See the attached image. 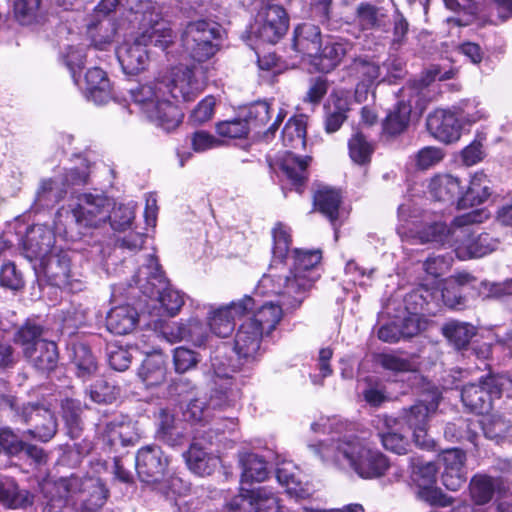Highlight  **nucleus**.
<instances>
[{
	"mask_svg": "<svg viewBox=\"0 0 512 512\" xmlns=\"http://www.w3.org/2000/svg\"><path fill=\"white\" fill-rule=\"evenodd\" d=\"M202 67L179 65L167 76L130 89V96L146 118L169 132L182 121L183 114L169 97L179 101L193 100L205 87Z\"/></svg>",
	"mask_w": 512,
	"mask_h": 512,
	"instance_id": "1",
	"label": "nucleus"
},
{
	"mask_svg": "<svg viewBox=\"0 0 512 512\" xmlns=\"http://www.w3.org/2000/svg\"><path fill=\"white\" fill-rule=\"evenodd\" d=\"M129 20L137 23L142 32L132 41L125 40L117 48L116 55L123 72L136 75L147 66L149 57L146 47L151 44L163 50L168 48L173 33L150 1H140L135 8H131Z\"/></svg>",
	"mask_w": 512,
	"mask_h": 512,
	"instance_id": "2",
	"label": "nucleus"
},
{
	"mask_svg": "<svg viewBox=\"0 0 512 512\" xmlns=\"http://www.w3.org/2000/svg\"><path fill=\"white\" fill-rule=\"evenodd\" d=\"M321 260L319 250L305 251L296 249L293 252V264L283 275L271 272L264 275L260 285L268 292L282 296L283 304L288 307H299L308 290L320 277L318 265Z\"/></svg>",
	"mask_w": 512,
	"mask_h": 512,
	"instance_id": "3",
	"label": "nucleus"
},
{
	"mask_svg": "<svg viewBox=\"0 0 512 512\" xmlns=\"http://www.w3.org/2000/svg\"><path fill=\"white\" fill-rule=\"evenodd\" d=\"M309 448L323 462L347 464L363 479H379L390 468L389 459L382 452L368 447L358 438L312 444Z\"/></svg>",
	"mask_w": 512,
	"mask_h": 512,
	"instance_id": "4",
	"label": "nucleus"
},
{
	"mask_svg": "<svg viewBox=\"0 0 512 512\" xmlns=\"http://www.w3.org/2000/svg\"><path fill=\"white\" fill-rule=\"evenodd\" d=\"M135 283L149 298H156L169 316H175L184 304L183 295L167 285L154 255H149L147 263L138 270Z\"/></svg>",
	"mask_w": 512,
	"mask_h": 512,
	"instance_id": "5",
	"label": "nucleus"
},
{
	"mask_svg": "<svg viewBox=\"0 0 512 512\" xmlns=\"http://www.w3.org/2000/svg\"><path fill=\"white\" fill-rule=\"evenodd\" d=\"M180 41L189 58L197 62L207 61L220 49L221 27L205 19L190 21L183 28Z\"/></svg>",
	"mask_w": 512,
	"mask_h": 512,
	"instance_id": "6",
	"label": "nucleus"
},
{
	"mask_svg": "<svg viewBox=\"0 0 512 512\" xmlns=\"http://www.w3.org/2000/svg\"><path fill=\"white\" fill-rule=\"evenodd\" d=\"M57 491L64 492L65 495H60L56 500H51L44 509V512H54L56 508H62L67 500L66 497L70 494L79 492L81 494V512H96L106 502L108 497V490L104 483L99 478L86 477L81 479L76 476L61 479L56 484Z\"/></svg>",
	"mask_w": 512,
	"mask_h": 512,
	"instance_id": "7",
	"label": "nucleus"
},
{
	"mask_svg": "<svg viewBox=\"0 0 512 512\" xmlns=\"http://www.w3.org/2000/svg\"><path fill=\"white\" fill-rule=\"evenodd\" d=\"M512 388V376L504 374L488 375L479 384L469 383L461 391L463 404L476 414H485L492 408L494 398Z\"/></svg>",
	"mask_w": 512,
	"mask_h": 512,
	"instance_id": "8",
	"label": "nucleus"
},
{
	"mask_svg": "<svg viewBox=\"0 0 512 512\" xmlns=\"http://www.w3.org/2000/svg\"><path fill=\"white\" fill-rule=\"evenodd\" d=\"M488 217L489 214L486 210L475 209L457 216L450 226L442 222H433L415 232L411 231V233H413L412 237L417 238L422 244L434 242L455 248L456 241L464 236L463 231L459 230L461 225L482 223Z\"/></svg>",
	"mask_w": 512,
	"mask_h": 512,
	"instance_id": "9",
	"label": "nucleus"
},
{
	"mask_svg": "<svg viewBox=\"0 0 512 512\" xmlns=\"http://www.w3.org/2000/svg\"><path fill=\"white\" fill-rule=\"evenodd\" d=\"M288 26L285 9L277 4H268L257 13L251 33L265 43L275 44L286 34Z\"/></svg>",
	"mask_w": 512,
	"mask_h": 512,
	"instance_id": "10",
	"label": "nucleus"
},
{
	"mask_svg": "<svg viewBox=\"0 0 512 512\" xmlns=\"http://www.w3.org/2000/svg\"><path fill=\"white\" fill-rule=\"evenodd\" d=\"M254 307V299L247 295L227 305L219 307L210 305L207 323L213 334L222 338L228 337L235 328V319L252 311Z\"/></svg>",
	"mask_w": 512,
	"mask_h": 512,
	"instance_id": "11",
	"label": "nucleus"
},
{
	"mask_svg": "<svg viewBox=\"0 0 512 512\" xmlns=\"http://www.w3.org/2000/svg\"><path fill=\"white\" fill-rule=\"evenodd\" d=\"M19 419L30 426L26 431L33 438L47 442L54 437L57 423L54 414L39 403L23 404L16 410Z\"/></svg>",
	"mask_w": 512,
	"mask_h": 512,
	"instance_id": "12",
	"label": "nucleus"
},
{
	"mask_svg": "<svg viewBox=\"0 0 512 512\" xmlns=\"http://www.w3.org/2000/svg\"><path fill=\"white\" fill-rule=\"evenodd\" d=\"M112 203L102 194L83 193L73 208V217L83 227H98L110 217Z\"/></svg>",
	"mask_w": 512,
	"mask_h": 512,
	"instance_id": "13",
	"label": "nucleus"
},
{
	"mask_svg": "<svg viewBox=\"0 0 512 512\" xmlns=\"http://www.w3.org/2000/svg\"><path fill=\"white\" fill-rule=\"evenodd\" d=\"M168 463V457L157 445L142 447L135 457L137 474L140 480L147 484L160 482L165 475Z\"/></svg>",
	"mask_w": 512,
	"mask_h": 512,
	"instance_id": "14",
	"label": "nucleus"
},
{
	"mask_svg": "<svg viewBox=\"0 0 512 512\" xmlns=\"http://www.w3.org/2000/svg\"><path fill=\"white\" fill-rule=\"evenodd\" d=\"M70 257L67 252L57 250L40 261L48 282L55 287L71 291L80 290L82 284L74 280L70 270Z\"/></svg>",
	"mask_w": 512,
	"mask_h": 512,
	"instance_id": "15",
	"label": "nucleus"
},
{
	"mask_svg": "<svg viewBox=\"0 0 512 512\" xmlns=\"http://www.w3.org/2000/svg\"><path fill=\"white\" fill-rule=\"evenodd\" d=\"M438 405L439 396L433 395L429 402L420 400L408 409H403V419L413 430L415 444L422 449L431 450L435 446L433 439L421 441V436H425L428 416L436 411Z\"/></svg>",
	"mask_w": 512,
	"mask_h": 512,
	"instance_id": "16",
	"label": "nucleus"
},
{
	"mask_svg": "<svg viewBox=\"0 0 512 512\" xmlns=\"http://www.w3.org/2000/svg\"><path fill=\"white\" fill-rule=\"evenodd\" d=\"M429 133L438 141L450 144L459 140L461 125L456 114L450 110L437 109L426 120Z\"/></svg>",
	"mask_w": 512,
	"mask_h": 512,
	"instance_id": "17",
	"label": "nucleus"
},
{
	"mask_svg": "<svg viewBox=\"0 0 512 512\" xmlns=\"http://www.w3.org/2000/svg\"><path fill=\"white\" fill-rule=\"evenodd\" d=\"M472 224H463L459 230L463 231L464 236L460 237L459 241H456L455 251L459 257H483L498 246L497 239L490 236L488 233H480L474 235L471 231Z\"/></svg>",
	"mask_w": 512,
	"mask_h": 512,
	"instance_id": "18",
	"label": "nucleus"
},
{
	"mask_svg": "<svg viewBox=\"0 0 512 512\" xmlns=\"http://www.w3.org/2000/svg\"><path fill=\"white\" fill-rule=\"evenodd\" d=\"M55 234L47 226L34 225L31 227L24 240V250L26 257L32 260H39L46 258L57 251L58 249L54 246Z\"/></svg>",
	"mask_w": 512,
	"mask_h": 512,
	"instance_id": "19",
	"label": "nucleus"
},
{
	"mask_svg": "<svg viewBox=\"0 0 512 512\" xmlns=\"http://www.w3.org/2000/svg\"><path fill=\"white\" fill-rule=\"evenodd\" d=\"M265 336L262 330L253 322L245 320L239 326L234 340V351L243 361L254 360L261 347L262 338Z\"/></svg>",
	"mask_w": 512,
	"mask_h": 512,
	"instance_id": "20",
	"label": "nucleus"
},
{
	"mask_svg": "<svg viewBox=\"0 0 512 512\" xmlns=\"http://www.w3.org/2000/svg\"><path fill=\"white\" fill-rule=\"evenodd\" d=\"M465 460L466 455L464 451L458 448L447 449L442 453L441 461L444 465L442 483L447 489L457 491L465 485Z\"/></svg>",
	"mask_w": 512,
	"mask_h": 512,
	"instance_id": "21",
	"label": "nucleus"
},
{
	"mask_svg": "<svg viewBox=\"0 0 512 512\" xmlns=\"http://www.w3.org/2000/svg\"><path fill=\"white\" fill-rule=\"evenodd\" d=\"M24 357L39 372L49 373L53 371L59 360L57 345L54 341H38L34 348L26 349Z\"/></svg>",
	"mask_w": 512,
	"mask_h": 512,
	"instance_id": "22",
	"label": "nucleus"
},
{
	"mask_svg": "<svg viewBox=\"0 0 512 512\" xmlns=\"http://www.w3.org/2000/svg\"><path fill=\"white\" fill-rule=\"evenodd\" d=\"M77 85L85 89L87 98L98 105L107 103L112 97L110 81L106 73L98 67L86 72L84 85Z\"/></svg>",
	"mask_w": 512,
	"mask_h": 512,
	"instance_id": "23",
	"label": "nucleus"
},
{
	"mask_svg": "<svg viewBox=\"0 0 512 512\" xmlns=\"http://www.w3.org/2000/svg\"><path fill=\"white\" fill-rule=\"evenodd\" d=\"M352 48V44L343 38L329 37L320 52L312 57L318 60L319 70L329 72L342 61L346 53Z\"/></svg>",
	"mask_w": 512,
	"mask_h": 512,
	"instance_id": "24",
	"label": "nucleus"
},
{
	"mask_svg": "<svg viewBox=\"0 0 512 512\" xmlns=\"http://www.w3.org/2000/svg\"><path fill=\"white\" fill-rule=\"evenodd\" d=\"M389 21L383 7L369 2L359 3L355 9L354 22L361 31L384 30Z\"/></svg>",
	"mask_w": 512,
	"mask_h": 512,
	"instance_id": "25",
	"label": "nucleus"
},
{
	"mask_svg": "<svg viewBox=\"0 0 512 512\" xmlns=\"http://www.w3.org/2000/svg\"><path fill=\"white\" fill-rule=\"evenodd\" d=\"M322 36L320 28L312 23H302L294 30L293 46L298 52L313 56L320 52Z\"/></svg>",
	"mask_w": 512,
	"mask_h": 512,
	"instance_id": "26",
	"label": "nucleus"
},
{
	"mask_svg": "<svg viewBox=\"0 0 512 512\" xmlns=\"http://www.w3.org/2000/svg\"><path fill=\"white\" fill-rule=\"evenodd\" d=\"M138 323V313L130 305L113 307L107 314V329L116 335H126L132 332Z\"/></svg>",
	"mask_w": 512,
	"mask_h": 512,
	"instance_id": "27",
	"label": "nucleus"
},
{
	"mask_svg": "<svg viewBox=\"0 0 512 512\" xmlns=\"http://www.w3.org/2000/svg\"><path fill=\"white\" fill-rule=\"evenodd\" d=\"M211 369L215 377L219 381H233L232 376L240 370L244 361L237 356L232 359L229 355V348L226 344H222L210 356Z\"/></svg>",
	"mask_w": 512,
	"mask_h": 512,
	"instance_id": "28",
	"label": "nucleus"
},
{
	"mask_svg": "<svg viewBox=\"0 0 512 512\" xmlns=\"http://www.w3.org/2000/svg\"><path fill=\"white\" fill-rule=\"evenodd\" d=\"M429 192L438 201L454 203L462 196L461 182L452 175H437L430 180Z\"/></svg>",
	"mask_w": 512,
	"mask_h": 512,
	"instance_id": "29",
	"label": "nucleus"
},
{
	"mask_svg": "<svg viewBox=\"0 0 512 512\" xmlns=\"http://www.w3.org/2000/svg\"><path fill=\"white\" fill-rule=\"evenodd\" d=\"M310 161L311 157L297 156L290 151H287L281 159V170L298 192L308 178L307 168Z\"/></svg>",
	"mask_w": 512,
	"mask_h": 512,
	"instance_id": "30",
	"label": "nucleus"
},
{
	"mask_svg": "<svg viewBox=\"0 0 512 512\" xmlns=\"http://www.w3.org/2000/svg\"><path fill=\"white\" fill-rule=\"evenodd\" d=\"M280 298L279 304H274L272 302L266 303L257 309L252 317L247 319L249 322H253L257 328L262 330V333L266 336L270 335L282 319L283 307L286 309L296 308L284 305L283 297L280 296Z\"/></svg>",
	"mask_w": 512,
	"mask_h": 512,
	"instance_id": "31",
	"label": "nucleus"
},
{
	"mask_svg": "<svg viewBox=\"0 0 512 512\" xmlns=\"http://www.w3.org/2000/svg\"><path fill=\"white\" fill-rule=\"evenodd\" d=\"M167 375L163 354L154 353L148 355L138 369V377L146 387H154L162 384Z\"/></svg>",
	"mask_w": 512,
	"mask_h": 512,
	"instance_id": "32",
	"label": "nucleus"
},
{
	"mask_svg": "<svg viewBox=\"0 0 512 512\" xmlns=\"http://www.w3.org/2000/svg\"><path fill=\"white\" fill-rule=\"evenodd\" d=\"M188 468L198 475H210L218 463V459L208 453L198 442H193L183 454Z\"/></svg>",
	"mask_w": 512,
	"mask_h": 512,
	"instance_id": "33",
	"label": "nucleus"
},
{
	"mask_svg": "<svg viewBox=\"0 0 512 512\" xmlns=\"http://www.w3.org/2000/svg\"><path fill=\"white\" fill-rule=\"evenodd\" d=\"M0 503L8 508H26L32 505L33 495L27 490H20L16 482L9 477L0 478Z\"/></svg>",
	"mask_w": 512,
	"mask_h": 512,
	"instance_id": "34",
	"label": "nucleus"
},
{
	"mask_svg": "<svg viewBox=\"0 0 512 512\" xmlns=\"http://www.w3.org/2000/svg\"><path fill=\"white\" fill-rule=\"evenodd\" d=\"M239 463L242 468L241 484L262 482L268 476L267 463L258 454L244 452L239 455Z\"/></svg>",
	"mask_w": 512,
	"mask_h": 512,
	"instance_id": "35",
	"label": "nucleus"
},
{
	"mask_svg": "<svg viewBox=\"0 0 512 512\" xmlns=\"http://www.w3.org/2000/svg\"><path fill=\"white\" fill-rule=\"evenodd\" d=\"M87 33L95 48L105 50L114 39L117 28L110 18L89 17Z\"/></svg>",
	"mask_w": 512,
	"mask_h": 512,
	"instance_id": "36",
	"label": "nucleus"
},
{
	"mask_svg": "<svg viewBox=\"0 0 512 512\" xmlns=\"http://www.w3.org/2000/svg\"><path fill=\"white\" fill-rule=\"evenodd\" d=\"M241 392L234 381H222V383L215 380V387L213 388L208 404L213 411H221L225 408L234 406L240 399Z\"/></svg>",
	"mask_w": 512,
	"mask_h": 512,
	"instance_id": "37",
	"label": "nucleus"
},
{
	"mask_svg": "<svg viewBox=\"0 0 512 512\" xmlns=\"http://www.w3.org/2000/svg\"><path fill=\"white\" fill-rule=\"evenodd\" d=\"M489 180L483 172H476L470 180L469 186L459 198L458 207L466 208L483 203L490 196Z\"/></svg>",
	"mask_w": 512,
	"mask_h": 512,
	"instance_id": "38",
	"label": "nucleus"
},
{
	"mask_svg": "<svg viewBox=\"0 0 512 512\" xmlns=\"http://www.w3.org/2000/svg\"><path fill=\"white\" fill-rule=\"evenodd\" d=\"M341 204V195L339 191L331 188H323L314 195L315 207L329 219L335 230L337 237L336 222L339 218V208Z\"/></svg>",
	"mask_w": 512,
	"mask_h": 512,
	"instance_id": "39",
	"label": "nucleus"
},
{
	"mask_svg": "<svg viewBox=\"0 0 512 512\" xmlns=\"http://www.w3.org/2000/svg\"><path fill=\"white\" fill-rule=\"evenodd\" d=\"M439 300V287L421 284L404 298L405 308L411 315H418L423 312L426 307Z\"/></svg>",
	"mask_w": 512,
	"mask_h": 512,
	"instance_id": "40",
	"label": "nucleus"
},
{
	"mask_svg": "<svg viewBox=\"0 0 512 512\" xmlns=\"http://www.w3.org/2000/svg\"><path fill=\"white\" fill-rule=\"evenodd\" d=\"M276 477L278 482L285 486L287 492L297 498L309 496V492L302 486L300 472L298 468L288 461H283L276 468Z\"/></svg>",
	"mask_w": 512,
	"mask_h": 512,
	"instance_id": "41",
	"label": "nucleus"
},
{
	"mask_svg": "<svg viewBox=\"0 0 512 512\" xmlns=\"http://www.w3.org/2000/svg\"><path fill=\"white\" fill-rule=\"evenodd\" d=\"M70 358L79 378L86 380L96 373L97 362L87 345L82 343L73 344L70 348Z\"/></svg>",
	"mask_w": 512,
	"mask_h": 512,
	"instance_id": "42",
	"label": "nucleus"
},
{
	"mask_svg": "<svg viewBox=\"0 0 512 512\" xmlns=\"http://www.w3.org/2000/svg\"><path fill=\"white\" fill-rule=\"evenodd\" d=\"M198 326H200V321L197 319L189 320L186 326L173 322L162 327L161 335L169 343L187 339L197 346H202L204 345L203 335H196L193 330V327Z\"/></svg>",
	"mask_w": 512,
	"mask_h": 512,
	"instance_id": "43",
	"label": "nucleus"
},
{
	"mask_svg": "<svg viewBox=\"0 0 512 512\" xmlns=\"http://www.w3.org/2000/svg\"><path fill=\"white\" fill-rule=\"evenodd\" d=\"M283 145L291 149H303L306 145V119L303 115L290 118L282 130Z\"/></svg>",
	"mask_w": 512,
	"mask_h": 512,
	"instance_id": "44",
	"label": "nucleus"
},
{
	"mask_svg": "<svg viewBox=\"0 0 512 512\" xmlns=\"http://www.w3.org/2000/svg\"><path fill=\"white\" fill-rule=\"evenodd\" d=\"M442 333L455 348L463 349L476 335V329L469 323L452 320L443 325Z\"/></svg>",
	"mask_w": 512,
	"mask_h": 512,
	"instance_id": "45",
	"label": "nucleus"
},
{
	"mask_svg": "<svg viewBox=\"0 0 512 512\" xmlns=\"http://www.w3.org/2000/svg\"><path fill=\"white\" fill-rule=\"evenodd\" d=\"M66 184L62 177L42 180L36 194V201L40 206H51L58 203L66 194Z\"/></svg>",
	"mask_w": 512,
	"mask_h": 512,
	"instance_id": "46",
	"label": "nucleus"
},
{
	"mask_svg": "<svg viewBox=\"0 0 512 512\" xmlns=\"http://www.w3.org/2000/svg\"><path fill=\"white\" fill-rule=\"evenodd\" d=\"M412 106L410 101H399L391 111L383 124L384 131L390 135H399L404 132L409 124Z\"/></svg>",
	"mask_w": 512,
	"mask_h": 512,
	"instance_id": "47",
	"label": "nucleus"
},
{
	"mask_svg": "<svg viewBox=\"0 0 512 512\" xmlns=\"http://www.w3.org/2000/svg\"><path fill=\"white\" fill-rule=\"evenodd\" d=\"M156 436L169 446H177L182 442L183 435L176 427L174 416L167 410L159 411Z\"/></svg>",
	"mask_w": 512,
	"mask_h": 512,
	"instance_id": "48",
	"label": "nucleus"
},
{
	"mask_svg": "<svg viewBox=\"0 0 512 512\" xmlns=\"http://www.w3.org/2000/svg\"><path fill=\"white\" fill-rule=\"evenodd\" d=\"M350 75L358 80L357 90L360 87L368 88L380 76V67L365 59H355L349 67Z\"/></svg>",
	"mask_w": 512,
	"mask_h": 512,
	"instance_id": "49",
	"label": "nucleus"
},
{
	"mask_svg": "<svg viewBox=\"0 0 512 512\" xmlns=\"http://www.w3.org/2000/svg\"><path fill=\"white\" fill-rule=\"evenodd\" d=\"M409 464L412 469L411 478L418 487L436 484L438 467L434 462H423L420 457H411Z\"/></svg>",
	"mask_w": 512,
	"mask_h": 512,
	"instance_id": "50",
	"label": "nucleus"
},
{
	"mask_svg": "<svg viewBox=\"0 0 512 512\" xmlns=\"http://www.w3.org/2000/svg\"><path fill=\"white\" fill-rule=\"evenodd\" d=\"M496 486V479L482 474L475 475L470 482L471 497L477 504H485L492 499Z\"/></svg>",
	"mask_w": 512,
	"mask_h": 512,
	"instance_id": "51",
	"label": "nucleus"
},
{
	"mask_svg": "<svg viewBox=\"0 0 512 512\" xmlns=\"http://www.w3.org/2000/svg\"><path fill=\"white\" fill-rule=\"evenodd\" d=\"M43 327L32 323L26 322L22 325L14 335V342L22 348L23 355L26 349L34 348L38 341H44Z\"/></svg>",
	"mask_w": 512,
	"mask_h": 512,
	"instance_id": "52",
	"label": "nucleus"
},
{
	"mask_svg": "<svg viewBox=\"0 0 512 512\" xmlns=\"http://www.w3.org/2000/svg\"><path fill=\"white\" fill-rule=\"evenodd\" d=\"M444 436L452 442L469 441L475 444L477 433L473 423L466 419H459L455 423H448L444 429Z\"/></svg>",
	"mask_w": 512,
	"mask_h": 512,
	"instance_id": "53",
	"label": "nucleus"
},
{
	"mask_svg": "<svg viewBox=\"0 0 512 512\" xmlns=\"http://www.w3.org/2000/svg\"><path fill=\"white\" fill-rule=\"evenodd\" d=\"M349 155L353 162L366 164L374 151L373 145L367 141L361 132H356L348 142Z\"/></svg>",
	"mask_w": 512,
	"mask_h": 512,
	"instance_id": "54",
	"label": "nucleus"
},
{
	"mask_svg": "<svg viewBox=\"0 0 512 512\" xmlns=\"http://www.w3.org/2000/svg\"><path fill=\"white\" fill-rule=\"evenodd\" d=\"M41 3V0H15V17L23 25L34 23L41 15Z\"/></svg>",
	"mask_w": 512,
	"mask_h": 512,
	"instance_id": "55",
	"label": "nucleus"
},
{
	"mask_svg": "<svg viewBox=\"0 0 512 512\" xmlns=\"http://www.w3.org/2000/svg\"><path fill=\"white\" fill-rule=\"evenodd\" d=\"M183 416L192 423H206L213 417V413L206 398H194L187 404Z\"/></svg>",
	"mask_w": 512,
	"mask_h": 512,
	"instance_id": "56",
	"label": "nucleus"
},
{
	"mask_svg": "<svg viewBox=\"0 0 512 512\" xmlns=\"http://www.w3.org/2000/svg\"><path fill=\"white\" fill-rule=\"evenodd\" d=\"M271 118V104L267 101H256L252 103L245 116V121L250 128H261L265 126Z\"/></svg>",
	"mask_w": 512,
	"mask_h": 512,
	"instance_id": "57",
	"label": "nucleus"
},
{
	"mask_svg": "<svg viewBox=\"0 0 512 512\" xmlns=\"http://www.w3.org/2000/svg\"><path fill=\"white\" fill-rule=\"evenodd\" d=\"M273 235V262L282 264L283 259L287 256L290 242H291V236L288 231V229L282 225L277 224L272 232Z\"/></svg>",
	"mask_w": 512,
	"mask_h": 512,
	"instance_id": "58",
	"label": "nucleus"
},
{
	"mask_svg": "<svg viewBox=\"0 0 512 512\" xmlns=\"http://www.w3.org/2000/svg\"><path fill=\"white\" fill-rule=\"evenodd\" d=\"M65 65L71 72V76L75 84H79V78L77 72L80 71L85 64V47L83 45H69L66 50L62 53Z\"/></svg>",
	"mask_w": 512,
	"mask_h": 512,
	"instance_id": "59",
	"label": "nucleus"
},
{
	"mask_svg": "<svg viewBox=\"0 0 512 512\" xmlns=\"http://www.w3.org/2000/svg\"><path fill=\"white\" fill-rule=\"evenodd\" d=\"M90 399L98 404H110L118 396V389L106 380H97L89 389Z\"/></svg>",
	"mask_w": 512,
	"mask_h": 512,
	"instance_id": "60",
	"label": "nucleus"
},
{
	"mask_svg": "<svg viewBox=\"0 0 512 512\" xmlns=\"http://www.w3.org/2000/svg\"><path fill=\"white\" fill-rule=\"evenodd\" d=\"M409 34V22L404 15L396 10L393 15V29L391 38V48L394 50L400 49L407 43Z\"/></svg>",
	"mask_w": 512,
	"mask_h": 512,
	"instance_id": "61",
	"label": "nucleus"
},
{
	"mask_svg": "<svg viewBox=\"0 0 512 512\" xmlns=\"http://www.w3.org/2000/svg\"><path fill=\"white\" fill-rule=\"evenodd\" d=\"M199 355L185 347H177L173 351V364L177 373H185L199 363Z\"/></svg>",
	"mask_w": 512,
	"mask_h": 512,
	"instance_id": "62",
	"label": "nucleus"
},
{
	"mask_svg": "<svg viewBox=\"0 0 512 512\" xmlns=\"http://www.w3.org/2000/svg\"><path fill=\"white\" fill-rule=\"evenodd\" d=\"M257 512H283L279 498L269 489L259 487L255 489Z\"/></svg>",
	"mask_w": 512,
	"mask_h": 512,
	"instance_id": "63",
	"label": "nucleus"
},
{
	"mask_svg": "<svg viewBox=\"0 0 512 512\" xmlns=\"http://www.w3.org/2000/svg\"><path fill=\"white\" fill-rule=\"evenodd\" d=\"M255 489L241 488V493L229 503L230 512H257Z\"/></svg>",
	"mask_w": 512,
	"mask_h": 512,
	"instance_id": "64",
	"label": "nucleus"
}]
</instances>
